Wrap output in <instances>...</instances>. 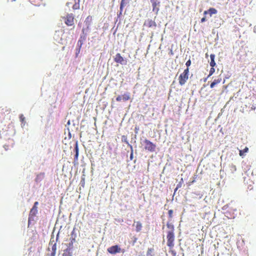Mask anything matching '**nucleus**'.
Masks as SVG:
<instances>
[{
	"mask_svg": "<svg viewBox=\"0 0 256 256\" xmlns=\"http://www.w3.org/2000/svg\"><path fill=\"white\" fill-rule=\"evenodd\" d=\"M145 144L144 148L146 150L150 152H154L156 151V145L150 140L145 139L144 141Z\"/></svg>",
	"mask_w": 256,
	"mask_h": 256,
	"instance_id": "nucleus-1",
	"label": "nucleus"
},
{
	"mask_svg": "<svg viewBox=\"0 0 256 256\" xmlns=\"http://www.w3.org/2000/svg\"><path fill=\"white\" fill-rule=\"evenodd\" d=\"M168 242L167 246L170 248H172L174 246V232L172 231H168L166 236Z\"/></svg>",
	"mask_w": 256,
	"mask_h": 256,
	"instance_id": "nucleus-2",
	"label": "nucleus"
},
{
	"mask_svg": "<svg viewBox=\"0 0 256 256\" xmlns=\"http://www.w3.org/2000/svg\"><path fill=\"white\" fill-rule=\"evenodd\" d=\"M114 61L122 65H126L128 63V60L121 56L120 53H118L114 56Z\"/></svg>",
	"mask_w": 256,
	"mask_h": 256,
	"instance_id": "nucleus-3",
	"label": "nucleus"
},
{
	"mask_svg": "<svg viewBox=\"0 0 256 256\" xmlns=\"http://www.w3.org/2000/svg\"><path fill=\"white\" fill-rule=\"evenodd\" d=\"M151 3L152 7V11L156 13V15H158L160 6V1L158 0H154Z\"/></svg>",
	"mask_w": 256,
	"mask_h": 256,
	"instance_id": "nucleus-4",
	"label": "nucleus"
},
{
	"mask_svg": "<svg viewBox=\"0 0 256 256\" xmlns=\"http://www.w3.org/2000/svg\"><path fill=\"white\" fill-rule=\"evenodd\" d=\"M120 248L118 245L112 246L108 248V252L112 254L120 252Z\"/></svg>",
	"mask_w": 256,
	"mask_h": 256,
	"instance_id": "nucleus-5",
	"label": "nucleus"
},
{
	"mask_svg": "<svg viewBox=\"0 0 256 256\" xmlns=\"http://www.w3.org/2000/svg\"><path fill=\"white\" fill-rule=\"evenodd\" d=\"M144 26L152 28L153 30H155L156 27V24L154 20L148 19L145 21Z\"/></svg>",
	"mask_w": 256,
	"mask_h": 256,
	"instance_id": "nucleus-6",
	"label": "nucleus"
},
{
	"mask_svg": "<svg viewBox=\"0 0 256 256\" xmlns=\"http://www.w3.org/2000/svg\"><path fill=\"white\" fill-rule=\"evenodd\" d=\"M188 78V76L182 73L181 74L178 78L180 84V86L184 85L186 84V82Z\"/></svg>",
	"mask_w": 256,
	"mask_h": 256,
	"instance_id": "nucleus-7",
	"label": "nucleus"
},
{
	"mask_svg": "<svg viewBox=\"0 0 256 256\" xmlns=\"http://www.w3.org/2000/svg\"><path fill=\"white\" fill-rule=\"evenodd\" d=\"M86 34H81L80 38L78 42L77 46L78 47L79 50H80L84 42L86 40Z\"/></svg>",
	"mask_w": 256,
	"mask_h": 256,
	"instance_id": "nucleus-8",
	"label": "nucleus"
},
{
	"mask_svg": "<svg viewBox=\"0 0 256 256\" xmlns=\"http://www.w3.org/2000/svg\"><path fill=\"white\" fill-rule=\"evenodd\" d=\"M65 22L68 26H71L74 24V16L72 14L67 15Z\"/></svg>",
	"mask_w": 256,
	"mask_h": 256,
	"instance_id": "nucleus-9",
	"label": "nucleus"
},
{
	"mask_svg": "<svg viewBox=\"0 0 256 256\" xmlns=\"http://www.w3.org/2000/svg\"><path fill=\"white\" fill-rule=\"evenodd\" d=\"M38 213V210L31 209L28 216V221L33 220V218Z\"/></svg>",
	"mask_w": 256,
	"mask_h": 256,
	"instance_id": "nucleus-10",
	"label": "nucleus"
},
{
	"mask_svg": "<svg viewBox=\"0 0 256 256\" xmlns=\"http://www.w3.org/2000/svg\"><path fill=\"white\" fill-rule=\"evenodd\" d=\"M54 237V236L52 235L49 244L52 245V251L56 252V242H54V240H53Z\"/></svg>",
	"mask_w": 256,
	"mask_h": 256,
	"instance_id": "nucleus-11",
	"label": "nucleus"
},
{
	"mask_svg": "<svg viewBox=\"0 0 256 256\" xmlns=\"http://www.w3.org/2000/svg\"><path fill=\"white\" fill-rule=\"evenodd\" d=\"M214 58L215 54H211L210 55V65L211 67H214L216 66V63L215 62Z\"/></svg>",
	"mask_w": 256,
	"mask_h": 256,
	"instance_id": "nucleus-12",
	"label": "nucleus"
},
{
	"mask_svg": "<svg viewBox=\"0 0 256 256\" xmlns=\"http://www.w3.org/2000/svg\"><path fill=\"white\" fill-rule=\"evenodd\" d=\"M222 79L221 78H218V79H216V80H214L213 82H212L210 84V88H214V86L219 84L220 81H221Z\"/></svg>",
	"mask_w": 256,
	"mask_h": 256,
	"instance_id": "nucleus-13",
	"label": "nucleus"
},
{
	"mask_svg": "<svg viewBox=\"0 0 256 256\" xmlns=\"http://www.w3.org/2000/svg\"><path fill=\"white\" fill-rule=\"evenodd\" d=\"M62 256H72V252H70V248H66L64 250V252L62 254Z\"/></svg>",
	"mask_w": 256,
	"mask_h": 256,
	"instance_id": "nucleus-14",
	"label": "nucleus"
},
{
	"mask_svg": "<svg viewBox=\"0 0 256 256\" xmlns=\"http://www.w3.org/2000/svg\"><path fill=\"white\" fill-rule=\"evenodd\" d=\"M142 224L140 222H136V231L137 232H140L142 230Z\"/></svg>",
	"mask_w": 256,
	"mask_h": 256,
	"instance_id": "nucleus-15",
	"label": "nucleus"
},
{
	"mask_svg": "<svg viewBox=\"0 0 256 256\" xmlns=\"http://www.w3.org/2000/svg\"><path fill=\"white\" fill-rule=\"evenodd\" d=\"M217 12V10L214 8H210L208 9V14L210 16L214 14H216Z\"/></svg>",
	"mask_w": 256,
	"mask_h": 256,
	"instance_id": "nucleus-16",
	"label": "nucleus"
},
{
	"mask_svg": "<svg viewBox=\"0 0 256 256\" xmlns=\"http://www.w3.org/2000/svg\"><path fill=\"white\" fill-rule=\"evenodd\" d=\"M166 226L170 230L169 231H172L174 232V226L172 224L168 222L166 224Z\"/></svg>",
	"mask_w": 256,
	"mask_h": 256,
	"instance_id": "nucleus-17",
	"label": "nucleus"
},
{
	"mask_svg": "<svg viewBox=\"0 0 256 256\" xmlns=\"http://www.w3.org/2000/svg\"><path fill=\"white\" fill-rule=\"evenodd\" d=\"M130 160H132L134 158V149H133V147L132 145H130Z\"/></svg>",
	"mask_w": 256,
	"mask_h": 256,
	"instance_id": "nucleus-18",
	"label": "nucleus"
},
{
	"mask_svg": "<svg viewBox=\"0 0 256 256\" xmlns=\"http://www.w3.org/2000/svg\"><path fill=\"white\" fill-rule=\"evenodd\" d=\"M154 252V248H148L146 252V256H154L152 252Z\"/></svg>",
	"mask_w": 256,
	"mask_h": 256,
	"instance_id": "nucleus-19",
	"label": "nucleus"
},
{
	"mask_svg": "<svg viewBox=\"0 0 256 256\" xmlns=\"http://www.w3.org/2000/svg\"><path fill=\"white\" fill-rule=\"evenodd\" d=\"M122 142H124L126 143L128 145V146L130 147V144H129V142H128V140H127V136H122Z\"/></svg>",
	"mask_w": 256,
	"mask_h": 256,
	"instance_id": "nucleus-20",
	"label": "nucleus"
},
{
	"mask_svg": "<svg viewBox=\"0 0 256 256\" xmlns=\"http://www.w3.org/2000/svg\"><path fill=\"white\" fill-rule=\"evenodd\" d=\"M122 98L124 101H126L130 98L129 94H124V95H122Z\"/></svg>",
	"mask_w": 256,
	"mask_h": 256,
	"instance_id": "nucleus-21",
	"label": "nucleus"
},
{
	"mask_svg": "<svg viewBox=\"0 0 256 256\" xmlns=\"http://www.w3.org/2000/svg\"><path fill=\"white\" fill-rule=\"evenodd\" d=\"M74 152H79L78 142L77 140L75 142Z\"/></svg>",
	"mask_w": 256,
	"mask_h": 256,
	"instance_id": "nucleus-22",
	"label": "nucleus"
},
{
	"mask_svg": "<svg viewBox=\"0 0 256 256\" xmlns=\"http://www.w3.org/2000/svg\"><path fill=\"white\" fill-rule=\"evenodd\" d=\"M214 72H215V69H214V67H212L210 69L208 77L210 76Z\"/></svg>",
	"mask_w": 256,
	"mask_h": 256,
	"instance_id": "nucleus-23",
	"label": "nucleus"
},
{
	"mask_svg": "<svg viewBox=\"0 0 256 256\" xmlns=\"http://www.w3.org/2000/svg\"><path fill=\"white\" fill-rule=\"evenodd\" d=\"M73 244L74 243L70 242L68 244V246L67 248H70V252H72V248H74V246H73Z\"/></svg>",
	"mask_w": 256,
	"mask_h": 256,
	"instance_id": "nucleus-24",
	"label": "nucleus"
},
{
	"mask_svg": "<svg viewBox=\"0 0 256 256\" xmlns=\"http://www.w3.org/2000/svg\"><path fill=\"white\" fill-rule=\"evenodd\" d=\"M76 238V234L75 232V228H74L72 232L70 234V238Z\"/></svg>",
	"mask_w": 256,
	"mask_h": 256,
	"instance_id": "nucleus-25",
	"label": "nucleus"
},
{
	"mask_svg": "<svg viewBox=\"0 0 256 256\" xmlns=\"http://www.w3.org/2000/svg\"><path fill=\"white\" fill-rule=\"evenodd\" d=\"M38 202H34V206H32V208L33 209V210H38Z\"/></svg>",
	"mask_w": 256,
	"mask_h": 256,
	"instance_id": "nucleus-26",
	"label": "nucleus"
},
{
	"mask_svg": "<svg viewBox=\"0 0 256 256\" xmlns=\"http://www.w3.org/2000/svg\"><path fill=\"white\" fill-rule=\"evenodd\" d=\"M129 2V0H121L120 4L126 6Z\"/></svg>",
	"mask_w": 256,
	"mask_h": 256,
	"instance_id": "nucleus-27",
	"label": "nucleus"
},
{
	"mask_svg": "<svg viewBox=\"0 0 256 256\" xmlns=\"http://www.w3.org/2000/svg\"><path fill=\"white\" fill-rule=\"evenodd\" d=\"M20 122L23 123L24 122V119H25V118L24 117V115L21 114L20 116Z\"/></svg>",
	"mask_w": 256,
	"mask_h": 256,
	"instance_id": "nucleus-28",
	"label": "nucleus"
},
{
	"mask_svg": "<svg viewBox=\"0 0 256 256\" xmlns=\"http://www.w3.org/2000/svg\"><path fill=\"white\" fill-rule=\"evenodd\" d=\"M188 73H189V68H186L184 70V72H182V74H186L188 76Z\"/></svg>",
	"mask_w": 256,
	"mask_h": 256,
	"instance_id": "nucleus-29",
	"label": "nucleus"
},
{
	"mask_svg": "<svg viewBox=\"0 0 256 256\" xmlns=\"http://www.w3.org/2000/svg\"><path fill=\"white\" fill-rule=\"evenodd\" d=\"M172 213H173V210H168V216H169L170 218H172Z\"/></svg>",
	"mask_w": 256,
	"mask_h": 256,
	"instance_id": "nucleus-30",
	"label": "nucleus"
},
{
	"mask_svg": "<svg viewBox=\"0 0 256 256\" xmlns=\"http://www.w3.org/2000/svg\"><path fill=\"white\" fill-rule=\"evenodd\" d=\"M191 64V60L190 59H189L186 63V66L187 68H189V66H190Z\"/></svg>",
	"mask_w": 256,
	"mask_h": 256,
	"instance_id": "nucleus-31",
	"label": "nucleus"
},
{
	"mask_svg": "<svg viewBox=\"0 0 256 256\" xmlns=\"http://www.w3.org/2000/svg\"><path fill=\"white\" fill-rule=\"evenodd\" d=\"M78 155H79V152H75V154L74 156V159L75 161L78 160Z\"/></svg>",
	"mask_w": 256,
	"mask_h": 256,
	"instance_id": "nucleus-32",
	"label": "nucleus"
},
{
	"mask_svg": "<svg viewBox=\"0 0 256 256\" xmlns=\"http://www.w3.org/2000/svg\"><path fill=\"white\" fill-rule=\"evenodd\" d=\"M122 100V96H118L116 97V100L118 102Z\"/></svg>",
	"mask_w": 256,
	"mask_h": 256,
	"instance_id": "nucleus-33",
	"label": "nucleus"
},
{
	"mask_svg": "<svg viewBox=\"0 0 256 256\" xmlns=\"http://www.w3.org/2000/svg\"><path fill=\"white\" fill-rule=\"evenodd\" d=\"M125 6H124L123 4H120V11L122 12L123 10V8Z\"/></svg>",
	"mask_w": 256,
	"mask_h": 256,
	"instance_id": "nucleus-34",
	"label": "nucleus"
},
{
	"mask_svg": "<svg viewBox=\"0 0 256 256\" xmlns=\"http://www.w3.org/2000/svg\"><path fill=\"white\" fill-rule=\"evenodd\" d=\"M74 9H78V8H79V4H77L76 3L74 5Z\"/></svg>",
	"mask_w": 256,
	"mask_h": 256,
	"instance_id": "nucleus-35",
	"label": "nucleus"
},
{
	"mask_svg": "<svg viewBox=\"0 0 256 256\" xmlns=\"http://www.w3.org/2000/svg\"><path fill=\"white\" fill-rule=\"evenodd\" d=\"M76 238H74V237H72V238H70V242L74 243V242H76Z\"/></svg>",
	"mask_w": 256,
	"mask_h": 256,
	"instance_id": "nucleus-36",
	"label": "nucleus"
},
{
	"mask_svg": "<svg viewBox=\"0 0 256 256\" xmlns=\"http://www.w3.org/2000/svg\"><path fill=\"white\" fill-rule=\"evenodd\" d=\"M206 17H204V18H202L201 20H200L201 22H206Z\"/></svg>",
	"mask_w": 256,
	"mask_h": 256,
	"instance_id": "nucleus-37",
	"label": "nucleus"
},
{
	"mask_svg": "<svg viewBox=\"0 0 256 256\" xmlns=\"http://www.w3.org/2000/svg\"><path fill=\"white\" fill-rule=\"evenodd\" d=\"M56 252H53V251H52L50 254V256H55L56 255Z\"/></svg>",
	"mask_w": 256,
	"mask_h": 256,
	"instance_id": "nucleus-38",
	"label": "nucleus"
},
{
	"mask_svg": "<svg viewBox=\"0 0 256 256\" xmlns=\"http://www.w3.org/2000/svg\"><path fill=\"white\" fill-rule=\"evenodd\" d=\"M76 54L78 55V54L80 52V50H79L78 47V46H76Z\"/></svg>",
	"mask_w": 256,
	"mask_h": 256,
	"instance_id": "nucleus-39",
	"label": "nucleus"
},
{
	"mask_svg": "<svg viewBox=\"0 0 256 256\" xmlns=\"http://www.w3.org/2000/svg\"><path fill=\"white\" fill-rule=\"evenodd\" d=\"M182 186V184L180 182H179V184H178L176 186V188H180V187Z\"/></svg>",
	"mask_w": 256,
	"mask_h": 256,
	"instance_id": "nucleus-40",
	"label": "nucleus"
},
{
	"mask_svg": "<svg viewBox=\"0 0 256 256\" xmlns=\"http://www.w3.org/2000/svg\"><path fill=\"white\" fill-rule=\"evenodd\" d=\"M253 32H254L255 34H256V25L254 26V30H253Z\"/></svg>",
	"mask_w": 256,
	"mask_h": 256,
	"instance_id": "nucleus-41",
	"label": "nucleus"
},
{
	"mask_svg": "<svg viewBox=\"0 0 256 256\" xmlns=\"http://www.w3.org/2000/svg\"><path fill=\"white\" fill-rule=\"evenodd\" d=\"M85 28H83L82 29V33L81 34H86V33H85Z\"/></svg>",
	"mask_w": 256,
	"mask_h": 256,
	"instance_id": "nucleus-42",
	"label": "nucleus"
},
{
	"mask_svg": "<svg viewBox=\"0 0 256 256\" xmlns=\"http://www.w3.org/2000/svg\"><path fill=\"white\" fill-rule=\"evenodd\" d=\"M122 14V12L120 11L119 12L118 14V16H120Z\"/></svg>",
	"mask_w": 256,
	"mask_h": 256,
	"instance_id": "nucleus-43",
	"label": "nucleus"
},
{
	"mask_svg": "<svg viewBox=\"0 0 256 256\" xmlns=\"http://www.w3.org/2000/svg\"><path fill=\"white\" fill-rule=\"evenodd\" d=\"M208 14V10H205V11L204 12V15H206V14Z\"/></svg>",
	"mask_w": 256,
	"mask_h": 256,
	"instance_id": "nucleus-44",
	"label": "nucleus"
},
{
	"mask_svg": "<svg viewBox=\"0 0 256 256\" xmlns=\"http://www.w3.org/2000/svg\"><path fill=\"white\" fill-rule=\"evenodd\" d=\"M244 150L245 152H248V148L246 147L244 149Z\"/></svg>",
	"mask_w": 256,
	"mask_h": 256,
	"instance_id": "nucleus-45",
	"label": "nucleus"
},
{
	"mask_svg": "<svg viewBox=\"0 0 256 256\" xmlns=\"http://www.w3.org/2000/svg\"><path fill=\"white\" fill-rule=\"evenodd\" d=\"M137 240V238H134V244Z\"/></svg>",
	"mask_w": 256,
	"mask_h": 256,
	"instance_id": "nucleus-46",
	"label": "nucleus"
},
{
	"mask_svg": "<svg viewBox=\"0 0 256 256\" xmlns=\"http://www.w3.org/2000/svg\"><path fill=\"white\" fill-rule=\"evenodd\" d=\"M70 122L68 120L66 123V125H70Z\"/></svg>",
	"mask_w": 256,
	"mask_h": 256,
	"instance_id": "nucleus-47",
	"label": "nucleus"
},
{
	"mask_svg": "<svg viewBox=\"0 0 256 256\" xmlns=\"http://www.w3.org/2000/svg\"><path fill=\"white\" fill-rule=\"evenodd\" d=\"M240 156H242L243 155V154H242V150H240Z\"/></svg>",
	"mask_w": 256,
	"mask_h": 256,
	"instance_id": "nucleus-48",
	"label": "nucleus"
},
{
	"mask_svg": "<svg viewBox=\"0 0 256 256\" xmlns=\"http://www.w3.org/2000/svg\"><path fill=\"white\" fill-rule=\"evenodd\" d=\"M58 236H59V232H58V234H57V236H56V240H58Z\"/></svg>",
	"mask_w": 256,
	"mask_h": 256,
	"instance_id": "nucleus-49",
	"label": "nucleus"
},
{
	"mask_svg": "<svg viewBox=\"0 0 256 256\" xmlns=\"http://www.w3.org/2000/svg\"><path fill=\"white\" fill-rule=\"evenodd\" d=\"M172 254H173L174 256H175L176 254V252H172Z\"/></svg>",
	"mask_w": 256,
	"mask_h": 256,
	"instance_id": "nucleus-50",
	"label": "nucleus"
},
{
	"mask_svg": "<svg viewBox=\"0 0 256 256\" xmlns=\"http://www.w3.org/2000/svg\"><path fill=\"white\" fill-rule=\"evenodd\" d=\"M178 189V188H177L176 187V188L174 189V193L176 192V191H177Z\"/></svg>",
	"mask_w": 256,
	"mask_h": 256,
	"instance_id": "nucleus-51",
	"label": "nucleus"
},
{
	"mask_svg": "<svg viewBox=\"0 0 256 256\" xmlns=\"http://www.w3.org/2000/svg\"><path fill=\"white\" fill-rule=\"evenodd\" d=\"M256 108L254 106H252V110H255Z\"/></svg>",
	"mask_w": 256,
	"mask_h": 256,
	"instance_id": "nucleus-52",
	"label": "nucleus"
},
{
	"mask_svg": "<svg viewBox=\"0 0 256 256\" xmlns=\"http://www.w3.org/2000/svg\"><path fill=\"white\" fill-rule=\"evenodd\" d=\"M208 78V77H207V78H206L204 80V82H206V80H207V78Z\"/></svg>",
	"mask_w": 256,
	"mask_h": 256,
	"instance_id": "nucleus-53",
	"label": "nucleus"
},
{
	"mask_svg": "<svg viewBox=\"0 0 256 256\" xmlns=\"http://www.w3.org/2000/svg\"><path fill=\"white\" fill-rule=\"evenodd\" d=\"M38 177H39V176H37V178H36V180H38Z\"/></svg>",
	"mask_w": 256,
	"mask_h": 256,
	"instance_id": "nucleus-54",
	"label": "nucleus"
},
{
	"mask_svg": "<svg viewBox=\"0 0 256 256\" xmlns=\"http://www.w3.org/2000/svg\"><path fill=\"white\" fill-rule=\"evenodd\" d=\"M183 182V179L182 178L181 179L180 182Z\"/></svg>",
	"mask_w": 256,
	"mask_h": 256,
	"instance_id": "nucleus-55",
	"label": "nucleus"
},
{
	"mask_svg": "<svg viewBox=\"0 0 256 256\" xmlns=\"http://www.w3.org/2000/svg\"><path fill=\"white\" fill-rule=\"evenodd\" d=\"M183 182V179L182 178L181 179L180 182Z\"/></svg>",
	"mask_w": 256,
	"mask_h": 256,
	"instance_id": "nucleus-56",
	"label": "nucleus"
},
{
	"mask_svg": "<svg viewBox=\"0 0 256 256\" xmlns=\"http://www.w3.org/2000/svg\"><path fill=\"white\" fill-rule=\"evenodd\" d=\"M208 56V54H206V56L207 57Z\"/></svg>",
	"mask_w": 256,
	"mask_h": 256,
	"instance_id": "nucleus-57",
	"label": "nucleus"
},
{
	"mask_svg": "<svg viewBox=\"0 0 256 256\" xmlns=\"http://www.w3.org/2000/svg\"><path fill=\"white\" fill-rule=\"evenodd\" d=\"M154 0H150V2H152V1H154Z\"/></svg>",
	"mask_w": 256,
	"mask_h": 256,
	"instance_id": "nucleus-58",
	"label": "nucleus"
},
{
	"mask_svg": "<svg viewBox=\"0 0 256 256\" xmlns=\"http://www.w3.org/2000/svg\"><path fill=\"white\" fill-rule=\"evenodd\" d=\"M88 28H89V27H88V26H87V28H87V29H88Z\"/></svg>",
	"mask_w": 256,
	"mask_h": 256,
	"instance_id": "nucleus-59",
	"label": "nucleus"
},
{
	"mask_svg": "<svg viewBox=\"0 0 256 256\" xmlns=\"http://www.w3.org/2000/svg\"><path fill=\"white\" fill-rule=\"evenodd\" d=\"M78 0V2H80V0Z\"/></svg>",
	"mask_w": 256,
	"mask_h": 256,
	"instance_id": "nucleus-60",
	"label": "nucleus"
}]
</instances>
